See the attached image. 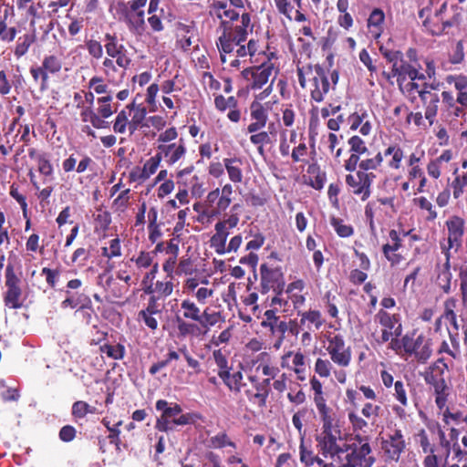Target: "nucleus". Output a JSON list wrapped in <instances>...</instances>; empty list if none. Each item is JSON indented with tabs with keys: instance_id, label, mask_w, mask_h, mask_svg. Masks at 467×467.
<instances>
[{
	"instance_id": "f257e3e1",
	"label": "nucleus",
	"mask_w": 467,
	"mask_h": 467,
	"mask_svg": "<svg viewBox=\"0 0 467 467\" xmlns=\"http://www.w3.org/2000/svg\"><path fill=\"white\" fill-rule=\"evenodd\" d=\"M279 71V64L269 59L263 61L258 66L244 68L242 71V76L248 82L247 88L252 90L261 89L270 81V84L256 96V99L263 100L272 93L273 84Z\"/></svg>"
},
{
	"instance_id": "f03ea898",
	"label": "nucleus",
	"mask_w": 467,
	"mask_h": 467,
	"mask_svg": "<svg viewBox=\"0 0 467 467\" xmlns=\"http://www.w3.org/2000/svg\"><path fill=\"white\" fill-rule=\"evenodd\" d=\"M175 322L180 337L202 338L208 334L212 327L220 322H224V317L220 311L211 310L209 307H206L202 312L201 321H198V323H190L182 319L179 316H176Z\"/></svg>"
},
{
	"instance_id": "7ed1b4c3",
	"label": "nucleus",
	"mask_w": 467,
	"mask_h": 467,
	"mask_svg": "<svg viewBox=\"0 0 467 467\" xmlns=\"http://www.w3.org/2000/svg\"><path fill=\"white\" fill-rule=\"evenodd\" d=\"M346 451V441L343 438L339 420L335 413L323 404V456L327 452H341Z\"/></svg>"
},
{
	"instance_id": "20e7f679",
	"label": "nucleus",
	"mask_w": 467,
	"mask_h": 467,
	"mask_svg": "<svg viewBox=\"0 0 467 467\" xmlns=\"http://www.w3.org/2000/svg\"><path fill=\"white\" fill-rule=\"evenodd\" d=\"M353 440L351 444L346 443L343 461L353 467H371L375 459L371 455L369 438L357 434Z\"/></svg>"
},
{
	"instance_id": "39448f33",
	"label": "nucleus",
	"mask_w": 467,
	"mask_h": 467,
	"mask_svg": "<svg viewBox=\"0 0 467 467\" xmlns=\"http://www.w3.org/2000/svg\"><path fill=\"white\" fill-rule=\"evenodd\" d=\"M213 358L218 368V377L229 391L235 395L241 393L242 388L245 386L242 369H234L230 367L227 356L222 349L213 350Z\"/></svg>"
},
{
	"instance_id": "423d86ee",
	"label": "nucleus",
	"mask_w": 467,
	"mask_h": 467,
	"mask_svg": "<svg viewBox=\"0 0 467 467\" xmlns=\"http://www.w3.org/2000/svg\"><path fill=\"white\" fill-rule=\"evenodd\" d=\"M5 287L4 293L5 306L11 309H19L23 306V290L21 287L22 281L15 273L14 265L8 264L5 267Z\"/></svg>"
},
{
	"instance_id": "0eeeda50",
	"label": "nucleus",
	"mask_w": 467,
	"mask_h": 467,
	"mask_svg": "<svg viewBox=\"0 0 467 467\" xmlns=\"http://www.w3.org/2000/svg\"><path fill=\"white\" fill-rule=\"evenodd\" d=\"M298 81L300 86L308 89L313 100L321 101V90L319 88V78H321V65L317 64L314 68L311 67L297 68Z\"/></svg>"
},
{
	"instance_id": "6e6552de",
	"label": "nucleus",
	"mask_w": 467,
	"mask_h": 467,
	"mask_svg": "<svg viewBox=\"0 0 467 467\" xmlns=\"http://www.w3.org/2000/svg\"><path fill=\"white\" fill-rule=\"evenodd\" d=\"M106 53L111 58H116V64L119 67L125 71L131 64V59L128 56L127 49L122 44H119L116 35L107 33L105 35ZM125 72L119 74L120 78H123Z\"/></svg>"
},
{
	"instance_id": "1a4fd4ad",
	"label": "nucleus",
	"mask_w": 467,
	"mask_h": 467,
	"mask_svg": "<svg viewBox=\"0 0 467 467\" xmlns=\"http://www.w3.org/2000/svg\"><path fill=\"white\" fill-rule=\"evenodd\" d=\"M156 410H161L162 413L157 419L155 428L158 431L163 432L172 431V419L176 418L178 415L182 413V407L177 403L169 405L167 400H159L156 402Z\"/></svg>"
},
{
	"instance_id": "9d476101",
	"label": "nucleus",
	"mask_w": 467,
	"mask_h": 467,
	"mask_svg": "<svg viewBox=\"0 0 467 467\" xmlns=\"http://www.w3.org/2000/svg\"><path fill=\"white\" fill-rule=\"evenodd\" d=\"M262 292L274 290L281 294L285 287L284 275L280 268H270L265 264L260 266Z\"/></svg>"
},
{
	"instance_id": "9b49d317",
	"label": "nucleus",
	"mask_w": 467,
	"mask_h": 467,
	"mask_svg": "<svg viewBox=\"0 0 467 467\" xmlns=\"http://www.w3.org/2000/svg\"><path fill=\"white\" fill-rule=\"evenodd\" d=\"M186 151L184 140L181 138L177 142L159 144L156 153L161 157V160H164L169 166H171L183 158Z\"/></svg>"
},
{
	"instance_id": "f8f14e48",
	"label": "nucleus",
	"mask_w": 467,
	"mask_h": 467,
	"mask_svg": "<svg viewBox=\"0 0 467 467\" xmlns=\"http://www.w3.org/2000/svg\"><path fill=\"white\" fill-rule=\"evenodd\" d=\"M381 450L388 461L398 462L401 452L405 449V441L400 430H395L393 434L389 435L380 442Z\"/></svg>"
},
{
	"instance_id": "ddd939ff",
	"label": "nucleus",
	"mask_w": 467,
	"mask_h": 467,
	"mask_svg": "<svg viewBox=\"0 0 467 467\" xmlns=\"http://www.w3.org/2000/svg\"><path fill=\"white\" fill-rule=\"evenodd\" d=\"M280 366L283 368L293 370L298 380L304 381L306 379V364L305 356L301 352L288 351L281 357Z\"/></svg>"
},
{
	"instance_id": "4468645a",
	"label": "nucleus",
	"mask_w": 467,
	"mask_h": 467,
	"mask_svg": "<svg viewBox=\"0 0 467 467\" xmlns=\"http://www.w3.org/2000/svg\"><path fill=\"white\" fill-rule=\"evenodd\" d=\"M233 193L234 189L232 184H224L220 190V195L214 205V208L211 210L203 209L202 213L208 219L221 215L222 213L225 212L226 209L231 205Z\"/></svg>"
},
{
	"instance_id": "2eb2a0df",
	"label": "nucleus",
	"mask_w": 467,
	"mask_h": 467,
	"mask_svg": "<svg viewBox=\"0 0 467 467\" xmlns=\"http://www.w3.org/2000/svg\"><path fill=\"white\" fill-rule=\"evenodd\" d=\"M244 42L245 40H239L236 34L230 36L228 32L222 33L216 41L222 63H226L227 56H234L236 47Z\"/></svg>"
},
{
	"instance_id": "dca6fc26",
	"label": "nucleus",
	"mask_w": 467,
	"mask_h": 467,
	"mask_svg": "<svg viewBox=\"0 0 467 467\" xmlns=\"http://www.w3.org/2000/svg\"><path fill=\"white\" fill-rule=\"evenodd\" d=\"M250 116L253 121L247 126L248 133L257 132L265 127L268 119L267 110L259 101L254 100L250 104Z\"/></svg>"
},
{
	"instance_id": "f3484780",
	"label": "nucleus",
	"mask_w": 467,
	"mask_h": 467,
	"mask_svg": "<svg viewBox=\"0 0 467 467\" xmlns=\"http://www.w3.org/2000/svg\"><path fill=\"white\" fill-rule=\"evenodd\" d=\"M327 341V346H325V341H323V348H326L329 352L333 361L338 363L339 365H348L349 361V354L345 349V345L342 338L338 336H335L333 337H328Z\"/></svg>"
},
{
	"instance_id": "a211bd4d",
	"label": "nucleus",
	"mask_w": 467,
	"mask_h": 467,
	"mask_svg": "<svg viewBox=\"0 0 467 467\" xmlns=\"http://www.w3.org/2000/svg\"><path fill=\"white\" fill-rule=\"evenodd\" d=\"M446 224L449 231V248L460 246L461 240L463 235L464 221L458 216H453L446 223Z\"/></svg>"
},
{
	"instance_id": "6ab92c4d",
	"label": "nucleus",
	"mask_w": 467,
	"mask_h": 467,
	"mask_svg": "<svg viewBox=\"0 0 467 467\" xmlns=\"http://www.w3.org/2000/svg\"><path fill=\"white\" fill-rule=\"evenodd\" d=\"M131 264H134L135 265L136 270L133 271V275H135V279L138 281L140 272L152 265L153 255L150 252L140 251L137 256H132L129 261H127L125 265L131 268Z\"/></svg>"
},
{
	"instance_id": "aec40b11",
	"label": "nucleus",
	"mask_w": 467,
	"mask_h": 467,
	"mask_svg": "<svg viewBox=\"0 0 467 467\" xmlns=\"http://www.w3.org/2000/svg\"><path fill=\"white\" fill-rule=\"evenodd\" d=\"M299 451L300 461L306 466H311L315 462L321 464V459L319 458L318 453L315 452L312 441L310 440H306L304 435L301 436Z\"/></svg>"
},
{
	"instance_id": "412c9836",
	"label": "nucleus",
	"mask_w": 467,
	"mask_h": 467,
	"mask_svg": "<svg viewBox=\"0 0 467 467\" xmlns=\"http://www.w3.org/2000/svg\"><path fill=\"white\" fill-rule=\"evenodd\" d=\"M301 331L315 332L321 327V315L317 310H309L300 314Z\"/></svg>"
},
{
	"instance_id": "4be33fe9",
	"label": "nucleus",
	"mask_w": 467,
	"mask_h": 467,
	"mask_svg": "<svg viewBox=\"0 0 467 467\" xmlns=\"http://www.w3.org/2000/svg\"><path fill=\"white\" fill-rule=\"evenodd\" d=\"M224 168L228 173L229 179L234 183H240L243 181V171L241 166L243 161L238 157L223 159Z\"/></svg>"
},
{
	"instance_id": "5701e85b",
	"label": "nucleus",
	"mask_w": 467,
	"mask_h": 467,
	"mask_svg": "<svg viewBox=\"0 0 467 467\" xmlns=\"http://www.w3.org/2000/svg\"><path fill=\"white\" fill-rule=\"evenodd\" d=\"M215 233L210 239V246L215 253L222 255L226 254V241L230 234L229 231H224L222 226L214 225Z\"/></svg>"
},
{
	"instance_id": "b1692460",
	"label": "nucleus",
	"mask_w": 467,
	"mask_h": 467,
	"mask_svg": "<svg viewBox=\"0 0 467 467\" xmlns=\"http://www.w3.org/2000/svg\"><path fill=\"white\" fill-rule=\"evenodd\" d=\"M112 96L107 95L97 99L99 107L97 109V114L100 116L101 119H106L111 117L118 111L119 104L112 103Z\"/></svg>"
},
{
	"instance_id": "393cba45",
	"label": "nucleus",
	"mask_w": 467,
	"mask_h": 467,
	"mask_svg": "<svg viewBox=\"0 0 467 467\" xmlns=\"http://www.w3.org/2000/svg\"><path fill=\"white\" fill-rule=\"evenodd\" d=\"M181 308L182 310V319L189 321L190 323H198V321H201L202 311L191 299L182 300L181 303Z\"/></svg>"
},
{
	"instance_id": "a878e982",
	"label": "nucleus",
	"mask_w": 467,
	"mask_h": 467,
	"mask_svg": "<svg viewBox=\"0 0 467 467\" xmlns=\"http://www.w3.org/2000/svg\"><path fill=\"white\" fill-rule=\"evenodd\" d=\"M80 118L83 122H90L91 125L98 130L108 129L109 123L104 119H101L100 116L94 111L92 107H85L80 112Z\"/></svg>"
},
{
	"instance_id": "bb28decb",
	"label": "nucleus",
	"mask_w": 467,
	"mask_h": 467,
	"mask_svg": "<svg viewBox=\"0 0 467 467\" xmlns=\"http://www.w3.org/2000/svg\"><path fill=\"white\" fill-rule=\"evenodd\" d=\"M36 36L35 32L26 33L19 36L14 50L15 57L19 59L25 56L28 52L30 47L36 42Z\"/></svg>"
},
{
	"instance_id": "cd10ccee",
	"label": "nucleus",
	"mask_w": 467,
	"mask_h": 467,
	"mask_svg": "<svg viewBox=\"0 0 467 467\" xmlns=\"http://www.w3.org/2000/svg\"><path fill=\"white\" fill-rule=\"evenodd\" d=\"M209 447L213 449H223L225 447L236 449L237 446L226 431H220L209 439Z\"/></svg>"
},
{
	"instance_id": "c85d7f7f",
	"label": "nucleus",
	"mask_w": 467,
	"mask_h": 467,
	"mask_svg": "<svg viewBox=\"0 0 467 467\" xmlns=\"http://www.w3.org/2000/svg\"><path fill=\"white\" fill-rule=\"evenodd\" d=\"M41 66L49 77V75H56L61 71L62 60L56 55H47L43 58Z\"/></svg>"
},
{
	"instance_id": "c756f323",
	"label": "nucleus",
	"mask_w": 467,
	"mask_h": 467,
	"mask_svg": "<svg viewBox=\"0 0 467 467\" xmlns=\"http://www.w3.org/2000/svg\"><path fill=\"white\" fill-rule=\"evenodd\" d=\"M96 231L106 232L111 223V214L109 211L98 208L93 214Z\"/></svg>"
},
{
	"instance_id": "7c9ffc66",
	"label": "nucleus",
	"mask_w": 467,
	"mask_h": 467,
	"mask_svg": "<svg viewBox=\"0 0 467 467\" xmlns=\"http://www.w3.org/2000/svg\"><path fill=\"white\" fill-rule=\"evenodd\" d=\"M305 182L317 190L321 189V172L317 164L308 166L306 173L303 175Z\"/></svg>"
},
{
	"instance_id": "2f4dec72",
	"label": "nucleus",
	"mask_w": 467,
	"mask_h": 467,
	"mask_svg": "<svg viewBox=\"0 0 467 467\" xmlns=\"http://www.w3.org/2000/svg\"><path fill=\"white\" fill-rule=\"evenodd\" d=\"M99 350L101 353L106 354L108 358L115 360L123 359L126 354L125 346L120 343L116 345L104 344L99 347Z\"/></svg>"
},
{
	"instance_id": "473e14b6",
	"label": "nucleus",
	"mask_w": 467,
	"mask_h": 467,
	"mask_svg": "<svg viewBox=\"0 0 467 467\" xmlns=\"http://www.w3.org/2000/svg\"><path fill=\"white\" fill-rule=\"evenodd\" d=\"M196 272V265L191 257L182 256L180 258L176 267V275H192Z\"/></svg>"
},
{
	"instance_id": "72a5a7b5",
	"label": "nucleus",
	"mask_w": 467,
	"mask_h": 467,
	"mask_svg": "<svg viewBox=\"0 0 467 467\" xmlns=\"http://www.w3.org/2000/svg\"><path fill=\"white\" fill-rule=\"evenodd\" d=\"M254 26L251 24V16L249 13H244L241 16V25L234 26L235 34L239 40L247 39L249 32H252Z\"/></svg>"
},
{
	"instance_id": "f704fd0d",
	"label": "nucleus",
	"mask_w": 467,
	"mask_h": 467,
	"mask_svg": "<svg viewBox=\"0 0 467 467\" xmlns=\"http://www.w3.org/2000/svg\"><path fill=\"white\" fill-rule=\"evenodd\" d=\"M357 176L359 179V183H361V186L353 190V193L357 195L362 194L361 200L366 201L370 195V185L372 182L369 181L367 176V172L365 171H358Z\"/></svg>"
},
{
	"instance_id": "c9c22d12",
	"label": "nucleus",
	"mask_w": 467,
	"mask_h": 467,
	"mask_svg": "<svg viewBox=\"0 0 467 467\" xmlns=\"http://www.w3.org/2000/svg\"><path fill=\"white\" fill-rule=\"evenodd\" d=\"M414 69L415 67L413 66L403 60L400 66H392V76H396L398 78L397 81L399 85L401 86V84L406 80V78H410V74H411Z\"/></svg>"
},
{
	"instance_id": "e433bc0d",
	"label": "nucleus",
	"mask_w": 467,
	"mask_h": 467,
	"mask_svg": "<svg viewBox=\"0 0 467 467\" xmlns=\"http://www.w3.org/2000/svg\"><path fill=\"white\" fill-rule=\"evenodd\" d=\"M309 136L314 140L319 134V109L317 106H312L309 111Z\"/></svg>"
},
{
	"instance_id": "4c0bfd02",
	"label": "nucleus",
	"mask_w": 467,
	"mask_h": 467,
	"mask_svg": "<svg viewBox=\"0 0 467 467\" xmlns=\"http://www.w3.org/2000/svg\"><path fill=\"white\" fill-rule=\"evenodd\" d=\"M379 50L386 60L392 64V66L398 65L399 61L403 62V54L400 50H393L385 45H380Z\"/></svg>"
},
{
	"instance_id": "58836bf2",
	"label": "nucleus",
	"mask_w": 467,
	"mask_h": 467,
	"mask_svg": "<svg viewBox=\"0 0 467 467\" xmlns=\"http://www.w3.org/2000/svg\"><path fill=\"white\" fill-rule=\"evenodd\" d=\"M95 408L89 406L88 403L83 400H78L72 405V415L76 419H82L88 413H94Z\"/></svg>"
},
{
	"instance_id": "ea45409f",
	"label": "nucleus",
	"mask_w": 467,
	"mask_h": 467,
	"mask_svg": "<svg viewBox=\"0 0 467 467\" xmlns=\"http://www.w3.org/2000/svg\"><path fill=\"white\" fill-rule=\"evenodd\" d=\"M30 74L36 83L40 82V89L46 90L48 88V78L42 66L31 67Z\"/></svg>"
},
{
	"instance_id": "a19ab883",
	"label": "nucleus",
	"mask_w": 467,
	"mask_h": 467,
	"mask_svg": "<svg viewBox=\"0 0 467 467\" xmlns=\"http://www.w3.org/2000/svg\"><path fill=\"white\" fill-rule=\"evenodd\" d=\"M286 334L285 322L278 324L275 328L270 330V336L274 338L273 347L279 349L283 345Z\"/></svg>"
},
{
	"instance_id": "79ce46f5",
	"label": "nucleus",
	"mask_w": 467,
	"mask_h": 467,
	"mask_svg": "<svg viewBox=\"0 0 467 467\" xmlns=\"http://www.w3.org/2000/svg\"><path fill=\"white\" fill-rule=\"evenodd\" d=\"M174 285L172 283V280L169 278V280L166 281H157L154 285V290L156 294L158 295L157 297L161 298H166L169 296H171L173 292Z\"/></svg>"
},
{
	"instance_id": "37998d69",
	"label": "nucleus",
	"mask_w": 467,
	"mask_h": 467,
	"mask_svg": "<svg viewBox=\"0 0 467 467\" xmlns=\"http://www.w3.org/2000/svg\"><path fill=\"white\" fill-rule=\"evenodd\" d=\"M129 125V118H128V112L126 109L120 110L114 121H113V130L116 133L123 134L127 130V126Z\"/></svg>"
},
{
	"instance_id": "c03bdc74",
	"label": "nucleus",
	"mask_w": 467,
	"mask_h": 467,
	"mask_svg": "<svg viewBox=\"0 0 467 467\" xmlns=\"http://www.w3.org/2000/svg\"><path fill=\"white\" fill-rule=\"evenodd\" d=\"M264 317L265 318L261 322V326L269 328V331L275 328V326H278V324L285 322V320H281L280 317L276 316V311L273 309L266 310Z\"/></svg>"
},
{
	"instance_id": "a18cd8bd",
	"label": "nucleus",
	"mask_w": 467,
	"mask_h": 467,
	"mask_svg": "<svg viewBox=\"0 0 467 467\" xmlns=\"http://www.w3.org/2000/svg\"><path fill=\"white\" fill-rule=\"evenodd\" d=\"M330 223L340 237H348L353 234V228L350 225L343 223V220L332 217Z\"/></svg>"
},
{
	"instance_id": "49530a36",
	"label": "nucleus",
	"mask_w": 467,
	"mask_h": 467,
	"mask_svg": "<svg viewBox=\"0 0 467 467\" xmlns=\"http://www.w3.org/2000/svg\"><path fill=\"white\" fill-rule=\"evenodd\" d=\"M440 99L437 94L431 95V99L426 105L425 110V118L429 120L430 125H432L434 122V118L437 115L438 111V103Z\"/></svg>"
},
{
	"instance_id": "de8ad7c7",
	"label": "nucleus",
	"mask_w": 467,
	"mask_h": 467,
	"mask_svg": "<svg viewBox=\"0 0 467 467\" xmlns=\"http://www.w3.org/2000/svg\"><path fill=\"white\" fill-rule=\"evenodd\" d=\"M161 161V157L157 153L146 161L142 167V171L144 172L147 179H149L157 171Z\"/></svg>"
},
{
	"instance_id": "09e8293b",
	"label": "nucleus",
	"mask_w": 467,
	"mask_h": 467,
	"mask_svg": "<svg viewBox=\"0 0 467 467\" xmlns=\"http://www.w3.org/2000/svg\"><path fill=\"white\" fill-rule=\"evenodd\" d=\"M102 66L104 75L106 76L107 79L109 82H114L116 75L119 73V70L116 67V61L114 62L113 59L106 57L102 62Z\"/></svg>"
},
{
	"instance_id": "8fccbe9b",
	"label": "nucleus",
	"mask_w": 467,
	"mask_h": 467,
	"mask_svg": "<svg viewBox=\"0 0 467 467\" xmlns=\"http://www.w3.org/2000/svg\"><path fill=\"white\" fill-rule=\"evenodd\" d=\"M130 189H126L113 201V207L116 208V211L124 212L128 208L130 199Z\"/></svg>"
},
{
	"instance_id": "3c124183",
	"label": "nucleus",
	"mask_w": 467,
	"mask_h": 467,
	"mask_svg": "<svg viewBox=\"0 0 467 467\" xmlns=\"http://www.w3.org/2000/svg\"><path fill=\"white\" fill-rule=\"evenodd\" d=\"M86 48L88 54L96 58L99 59L103 56V47L100 42L95 39H88L85 42Z\"/></svg>"
},
{
	"instance_id": "603ef678",
	"label": "nucleus",
	"mask_w": 467,
	"mask_h": 467,
	"mask_svg": "<svg viewBox=\"0 0 467 467\" xmlns=\"http://www.w3.org/2000/svg\"><path fill=\"white\" fill-rule=\"evenodd\" d=\"M177 260L178 256L170 255L162 264V270L171 280L176 275Z\"/></svg>"
},
{
	"instance_id": "864d4df0",
	"label": "nucleus",
	"mask_w": 467,
	"mask_h": 467,
	"mask_svg": "<svg viewBox=\"0 0 467 467\" xmlns=\"http://www.w3.org/2000/svg\"><path fill=\"white\" fill-rule=\"evenodd\" d=\"M9 194L19 203L23 212V216L24 218H26V213L28 208L26 196L19 192L18 188L15 184H12L10 186Z\"/></svg>"
},
{
	"instance_id": "5fc2aeb1",
	"label": "nucleus",
	"mask_w": 467,
	"mask_h": 467,
	"mask_svg": "<svg viewBox=\"0 0 467 467\" xmlns=\"http://www.w3.org/2000/svg\"><path fill=\"white\" fill-rule=\"evenodd\" d=\"M282 121L285 127H292L295 119H296V112L294 110L292 104H285L283 105L282 109Z\"/></svg>"
},
{
	"instance_id": "6e6d98bb",
	"label": "nucleus",
	"mask_w": 467,
	"mask_h": 467,
	"mask_svg": "<svg viewBox=\"0 0 467 467\" xmlns=\"http://www.w3.org/2000/svg\"><path fill=\"white\" fill-rule=\"evenodd\" d=\"M250 141L255 146L272 144L274 140L270 137L266 131H260L252 133L250 136Z\"/></svg>"
},
{
	"instance_id": "4d7b16f0",
	"label": "nucleus",
	"mask_w": 467,
	"mask_h": 467,
	"mask_svg": "<svg viewBox=\"0 0 467 467\" xmlns=\"http://www.w3.org/2000/svg\"><path fill=\"white\" fill-rule=\"evenodd\" d=\"M179 352H181L183 355V358L186 360L188 367L192 368L194 373L199 374L202 371L200 361L194 358L190 354L189 350L185 346L179 348Z\"/></svg>"
},
{
	"instance_id": "13d9d810",
	"label": "nucleus",
	"mask_w": 467,
	"mask_h": 467,
	"mask_svg": "<svg viewBox=\"0 0 467 467\" xmlns=\"http://www.w3.org/2000/svg\"><path fill=\"white\" fill-rule=\"evenodd\" d=\"M389 237L394 242L393 244H384L382 249H383V254L386 256V258L390 259L389 253L395 252L400 248V239L399 237L397 231H395V230H391L389 232Z\"/></svg>"
},
{
	"instance_id": "bf43d9fd",
	"label": "nucleus",
	"mask_w": 467,
	"mask_h": 467,
	"mask_svg": "<svg viewBox=\"0 0 467 467\" xmlns=\"http://www.w3.org/2000/svg\"><path fill=\"white\" fill-rule=\"evenodd\" d=\"M252 383H254V389L256 393L263 394L268 397L270 392L271 379H265L262 381H257L255 377H249Z\"/></svg>"
},
{
	"instance_id": "052dcab7",
	"label": "nucleus",
	"mask_w": 467,
	"mask_h": 467,
	"mask_svg": "<svg viewBox=\"0 0 467 467\" xmlns=\"http://www.w3.org/2000/svg\"><path fill=\"white\" fill-rule=\"evenodd\" d=\"M451 273L450 271H441L437 277V284L445 294L451 292Z\"/></svg>"
},
{
	"instance_id": "680f3d73",
	"label": "nucleus",
	"mask_w": 467,
	"mask_h": 467,
	"mask_svg": "<svg viewBox=\"0 0 467 467\" xmlns=\"http://www.w3.org/2000/svg\"><path fill=\"white\" fill-rule=\"evenodd\" d=\"M348 144L350 146V150L358 154H363L368 151V148L365 145V142L358 136H353L348 140Z\"/></svg>"
},
{
	"instance_id": "e2e57ef3",
	"label": "nucleus",
	"mask_w": 467,
	"mask_h": 467,
	"mask_svg": "<svg viewBox=\"0 0 467 467\" xmlns=\"http://www.w3.org/2000/svg\"><path fill=\"white\" fill-rule=\"evenodd\" d=\"M382 161V155L379 152L374 158L361 161L358 165L363 171L375 170L381 164Z\"/></svg>"
},
{
	"instance_id": "0e129e2a",
	"label": "nucleus",
	"mask_w": 467,
	"mask_h": 467,
	"mask_svg": "<svg viewBox=\"0 0 467 467\" xmlns=\"http://www.w3.org/2000/svg\"><path fill=\"white\" fill-rule=\"evenodd\" d=\"M41 275H45L47 285L51 288H55L57 279L60 275V271L58 269H51L48 267H44V268H42Z\"/></svg>"
},
{
	"instance_id": "69168bd1",
	"label": "nucleus",
	"mask_w": 467,
	"mask_h": 467,
	"mask_svg": "<svg viewBox=\"0 0 467 467\" xmlns=\"http://www.w3.org/2000/svg\"><path fill=\"white\" fill-rule=\"evenodd\" d=\"M36 163L38 171L42 175L51 176L53 174V166L46 154H44L42 157H39Z\"/></svg>"
},
{
	"instance_id": "338daca9",
	"label": "nucleus",
	"mask_w": 467,
	"mask_h": 467,
	"mask_svg": "<svg viewBox=\"0 0 467 467\" xmlns=\"http://www.w3.org/2000/svg\"><path fill=\"white\" fill-rule=\"evenodd\" d=\"M178 131L175 127H171L158 136L160 144H170L178 138Z\"/></svg>"
},
{
	"instance_id": "774afa93",
	"label": "nucleus",
	"mask_w": 467,
	"mask_h": 467,
	"mask_svg": "<svg viewBox=\"0 0 467 467\" xmlns=\"http://www.w3.org/2000/svg\"><path fill=\"white\" fill-rule=\"evenodd\" d=\"M459 277L461 280V294L462 305L464 307H467V269L461 268Z\"/></svg>"
}]
</instances>
